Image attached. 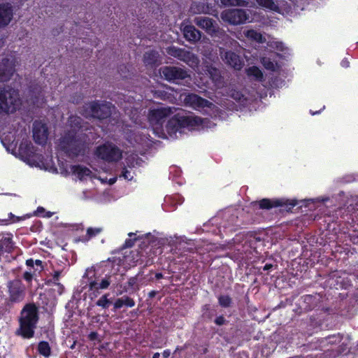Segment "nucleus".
Returning a JSON list of instances; mask_svg holds the SVG:
<instances>
[{
  "label": "nucleus",
  "instance_id": "bb28decb",
  "mask_svg": "<svg viewBox=\"0 0 358 358\" xmlns=\"http://www.w3.org/2000/svg\"><path fill=\"white\" fill-rule=\"evenodd\" d=\"M72 173L77 176L79 180H82L85 176H90L92 173L91 170L82 165H73L71 168Z\"/></svg>",
  "mask_w": 358,
  "mask_h": 358
},
{
  "label": "nucleus",
  "instance_id": "58836bf2",
  "mask_svg": "<svg viewBox=\"0 0 358 358\" xmlns=\"http://www.w3.org/2000/svg\"><path fill=\"white\" fill-rule=\"evenodd\" d=\"M108 295L107 294H104L96 302V305L98 306H101L103 308H108L110 303V301L108 300V299L107 298Z\"/></svg>",
  "mask_w": 358,
  "mask_h": 358
},
{
  "label": "nucleus",
  "instance_id": "1a4fd4ad",
  "mask_svg": "<svg viewBox=\"0 0 358 358\" xmlns=\"http://www.w3.org/2000/svg\"><path fill=\"white\" fill-rule=\"evenodd\" d=\"M159 73L162 78L169 82L174 83H178L180 80H183L190 77L187 71L174 66H165L161 67Z\"/></svg>",
  "mask_w": 358,
  "mask_h": 358
},
{
  "label": "nucleus",
  "instance_id": "72a5a7b5",
  "mask_svg": "<svg viewBox=\"0 0 358 358\" xmlns=\"http://www.w3.org/2000/svg\"><path fill=\"white\" fill-rule=\"evenodd\" d=\"M142 276L143 272L140 271L136 276L131 277L128 280L127 285L124 287L125 291H127L129 289H134L136 285L137 282H140L141 285H143L145 282L143 281Z\"/></svg>",
  "mask_w": 358,
  "mask_h": 358
},
{
  "label": "nucleus",
  "instance_id": "aec40b11",
  "mask_svg": "<svg viewBox=\"0 0 358 358\" xmlns=\"http://www.w3.org/2000/svg\"><path fill=\"white\" fill-rule=\"evenodd\" d=\"M166 52L169 55L187 63L191 61L194 57V54L191 52L173 45L168 47L166 48Z\"/></svg>",
  "mask_w": 358,
  "mask_h": 358
},
{
  "label": "nucleus",
  "instance_id": "4be33fe9",
  "mask_svg": "<svg viewBox=\"0 0 358 358\" xmlns=\"http://www.w3.org/2000/svg\"><path fill=\"white\" fill-rule=\"evenodd\" d=\"M183 36L186 41L194 44L201 38V33L194 26L186 24L182 28Z\"/></svg>",
  "mask_w": 358,
  "mask_h": 358
},
{
  "label": "nucleus",
  "instance_id": "4c0bfd02",
  "mask_svg": "<svg viewBox=\"0 0 358 358\" xmlns=\"http://www.w3.org/2000/svg\"><path fill=\"white\" fill-rule=\"evenodd\" d=\"M219 305L224 308H227L231 306L233 301L232 299L229 295H220L217 297Z\"/></svg>",
  "mask_w": 358,
  "mask_h": 358
},
{
  "label": "nucleus",
  "instance_id": "cd10ccee",
  "mask_svg": "<svg viewBox=\"0 0 358 358\" xmlns=\"http://www.w3.org/2000/svg\"><path fill=\"white\" fill-rule=\"evenodd\" d=\"M26 266L28 268V271L29 268H31L32 273L36 275L37 273H40L42 271H43V262L40 259L34 260L30 258L26 260Z\"/></svg>",
  "mask_w": 358,
  "mask_h": 358
},
{
  "label": "nucleus",
  "instance_id": "09e8293b",
  "mask_svg": "<svg viewBox=\"0 0 358 358\" xmlns=\"http://www.w3.org/2000/svg\"><path fill=\"white\" fill-rule=\"evenodd\" d=\"M214 322L217 326H222L226 324L228 322V321L225 319V317L223 315H220L215 319Z\"/></svg>",
  "mask_w": 358,
  "mask_h": 358
},
{
  "label": "nucleus",
  "instance_id": "603ef678",
  "mask_svg": "<svg viewBox=\"0 0 358 358\" xmlns=\"http://www.w3.org/2000/svg\"><path fill=\"white\" fill-rule=\"evenodd\" d=\"M97 336H98V334L95 331H92L89 336H88V338H90V340L91 341H94L97 338Z\"/></svg>",
  "mask_w": 358,
  "mask_h": 358
},
{
  "label": "nucleus",
  "instance_id": "ea45409f",
  "mask_svg": "<svg viewBox=\"0 0 358 358\" xmlns=\"http://www.w3.org/2000/svg\"><path fill=\"white\" fill-rule=\"evenodd\" d=\"M309 0H292V4L294 6V9L296 10L297 8L303 10L305 5L308 2Z\"/></svg>",
  "mask_w": 358,
  "mask_h": 358
},
{
  "label": "nucleus",
  "instance_id": "052dcab7",
  "mask_svg": "<svg viewBox=\"0 0 358 358\" xmlns=\"http://www.w3.org/2000/svg\"><path fill=\"white\" fill-rule=\"evenodd\" d=\"M4 315V308L0 306V320Z\"/></svg>",
  "mask_w": 358,
  "mask_h": 358
},
{
  "label": "nucleus",
  "instance_id": "9d476101",
  "mask_svg": "<svg viewBox=\"0 0 358 358\" xmlns=\"http://www.w3.org/2000/svg\"><path fill=\"white\" fill-rule=\"evenodd\" d=\"M176 111L174 107H158L150 108L148 111V119L152 125L162 126L166 117Z\"/></svg>",
  "mask_w": 358,
  "mask_h": 358
},
{
  "label": "nucleus",
  "instance_id": "774afa93",
  "mask_svg": "<svg viewBox=\"0 0 358 358\" xmlns=\"http://www.w3.org/2000/svg\"><path fill=\"white\" fill-rule=\"evenodd\" d=\"M167 90H174V89H173V87H169L167 88Z\"/></svg>",
  "mask_w": 358,
  "mask_h": 358
},
{
  "label": "nucleus",
  "instance_id": "6e6d98bb",
  "mask_svg": "<svg viewBox=\"0 0 358 358\" xmlns=\"http://www.w3.org/2000/svg\"><path fill=\"white\" fill-rule=\"evenodd\" d=\"M157 293H158V292H157V291L152 290V291H150V292L148 293V297H149L150 299H152V298H154V297L157 295Z\"/></svg>",
  "mask_w": 358,
  "mask_h": 358
},
{
  "label": "nucleus",
  "instance_id": "13d9d810",
  "mask_svg": "<svg viewBox=\"0 0 358 358\" xmlns=\"http://www.w3.org/2000/svg\"><path fill=\"white\" fill-rule=\"evenodd\" d=\"M171 355V352L169 350H165L162 352L163 358H168Z\"/></svg>",
  "mask_w": 358,
  "mask_h": 358
},
{
  "label": "nucleus",
  "instance_id": "3c124183",
  "mask_svg": "<svg viewBox=\"0 0 358 358\" xmlns=\"http://www.w3.org/2000/svg\"><path fill=\"white\" fill-rule=\"evenodd\" d=\"M273 267V265L272 264H266L263 267H259L258 269H259V272H261L262 269V271H266L270 270Z\"/></svg>",
  "mask_w": 358,
  "mask_h": 358
},
{
  "label": "nucleus",
  "instance_id": "338daca9",
  "mask_svg": "<svg viewBox=\"0 0 358 358\" xmlns=\"http://www.w3.org/2000/svg\"><path fill=\"white\" fill-rule=\"evenodd\" d=\"M310 113L314 115L315 114H318L319 112H317V111L316 112H313V111L310 110Z\"/></svg>",
  "mask_w": 358,
  "mask_h": 358
},
{
  "label": "nucleus",
  "instance_id": "4d7b16f0",
  "mask_svg": "<svg viewBox=\"0 0 358 358\" xmlns=\"http://www.w3.org/2000/svg\"><path fill=\"white\" fill-rule=\"evenodd\" d=\"M154 278L156 280H160L164 278V275L162 273H155Z\"/></svg>",
  "mask_w": 358,
  "mask_h": 358
},
{
  "label": "nucleus",
  "instance_id": "c9c22d12",
  "mask_svg": "<svg viewBox=\"0 0 358 358\" xmlns=\"http://www.w3.org/2000/svg\"><path fill=\"white\" fill-rule=\"evenodd\" d=\"M83 119L76 115H71L69 118V124L71 127L70 130L78 131L82 128Z\"/></svg>",
  "mask_w": 358,
  "mask_h": 358
},
{
  "label": "nucleus",
  "instance_id": "79ce46f5",
  "mask_svg": "<svg viewBox=\"0 0 358 358\" xmlns=\"http://www.w3.org/2000/svg\"><path fill=\"white\" fill-rule=\"evenodd\" d=\"M61 273H62L61 271H59V270L55 271L54 273H52V280L55 285H57L59 287V288L64 289V286L61 283L59 282Z\"/></svg>",
  "mask_w": 358,
  "mask_h": 358
},
{
  "label": "nucleus",
  "instance_id": "ddd939ff",
  "mask_svg": "<svg viewBox=\"0 0 358 358\" xmlns=\"http://www.w3.org/2000/svg\"><path fill=\"white\" fill-rule=\"evenodd\" d=\"M9 299L12 302L22 301L25 296V286L20 279H14L8 282Z\"/></svg>",
  "mask_w": 358,
  "mask_h": 358
},
{
  "label": "nucleus",
  "instance_id": "7ed1b4c3",
  "mask_svg": "<svg viewBox=\"0 0 358 358\" xmlns=\"http://www.w3.org/2000/svg\"><path fill=\"white\" fill-rule=\"evenodd\" d=\"M203 123V119L200 117L177 113L168 120L166 130L171 138H174L176 137L177 132L181 129L194 130L201 127Z\"/></svg>",
  "mask_w": 358,
  "mask_h": 358
},
{
  "label": "nucleus",
  "instance_id": "9b49d317",
  "mask_svg": "<svg viewBox=\"0 0 358 358\" xmlns=\"http://www.w3.org/2000/svg\"><path fill=\"white\" fill-rule=\"evenodd\" d=\"M15 59L13 56H6L0 59V83L8 81L15 72ZM0 90H6L0 86Z\"/></svg>",
  "mask_w": 358,
  "mask_h": 358
},
{
  "label": "nucleus",
  "instance_id": "393cba45",
  "mask_svg": "<svg viewBox=\"0 0 358 358\" xmlns=\"http://www.w3.org/2000/svg\"><path fill=\"white\" fill-rule=\"evenodd\" d=\"M102 231L101 228H92L89 227L87 229L86 234L83 236H80L78 237H75L73 239L74 243H87L92 238L96 236L98 234H99Z\"/></svg>",
  "mask_w": 358,
  "mask_h": 358
},
{
  "label": "nucleus",
  "instance_id": "473e14b6",
  "mask_svg": "<svg viewBox=\"0 0 358 358\" xmlns=\"http://www.w3.org/2000/svg\"><path fill=\"white\" fill-rule=\"evenodd\" d=\"M37 351L45 357H49L51 355V348L47 341H40L38 344Z\"/></svg>",
  "mask_w": 358,
  "mask_h": 358
},
{
  "label": "nucleus",
  "instance_id": "c03bdc74",
  "mask_svg": "<svg viewBox=\"0 0 358 358\" xmlns=\"http://www.w3.org/2000/svg\"><path fill=\"white\" fill-rule=\"evenodd\" d=\"M122 299L124 306H126L129 308L134 307L135 306V301L132 298L127 296H124L122 297Z\"/></svg>",
  "mask_w": 358,
  "mask_h": 358
},
{
  "label": "nucleus",
  "instance_id": "0e129e2a",
  "mask_svg": "<svg viewBox=\"0 0 358 358\" xmlns=\"http://www.w3.org/2000/svg\"><path fill=\"white\" fill-rule=\"evenodd\" d=\"M115 181H116V178H110V184H113Z\"/></svg>",
  "mask_w": 358,
  "mask_h": 358
},
{
  "label": "nucleus",
  "instance_id": "f704fd0d",
  "mask_svg": "<svg viewBox=\"0 0 358 358\" xmlns=\"http://www.w3.org/2000/svg\"><path fill=\"white\" fill-rule=\"evenodd\" d=\"M245 36L254 41L263 43L266 41L265 38L262 34L254 29L248 30L245 33Z\"/></svg>",
  "mask_w": 358,
  "mask_h": 358
},
{
  "label": "nucleus",
  "instance_id": "37998d69",
  "mask_svg": "<svg viewBox=\"0 0 358 358\" xmlns=\"http://www.w3.org/2000/svg\"><path fill=\"white\" fill-rule=\"evenodd\" d=\"M202 311L203 312V317L208 320H211L213 317V313L210 312V306L209 304H206L202 307Z\"/></svg>",
  "mask_w": 358,
  "mask_h": 358
},
{
  "label": "nucleus",
  "instance_id": "5fc2aeb1",
  "mask_svg": "<svg viewBox=\"0 0 358 358\" xmlns=\"http://www.w3.org/2000/svg\"><path fill=\"white\" fill-rule=\"evenodd\" d=\"M45 212V209L41 207V206H39L37 208V210L36 211V215H41L42 213H44Z\"/></svg>",
  "mask_w": 358,
  "mask_h": 358
},
{
  "label": "nucleus",
  "instance_id": "e2e57ef3",
  "mask_svg": "<svg viewBox=\"0 0 358 358\" xmlns=\"http://www.w3.org/2000/svg\"><path fill=\"white\" fill-rule=\"evenodd\" d=\"M160 357V354L159 352H155L153 355H152V358H159Z\"/></svg>",
  "mask_w": 358,
  "mask_h": 358
},
{
  "label": "nucleus",
  "instance_id": "a878e982",
  "mask_svg": "<svg viewBox=\"0 0 358 358\" xmlns=\"http://www.w3.org/2000/svg\"><path fill=\"white\" fill-rule=\"evenodd\" d=\"M19 153L24 159H29L34 155V146L31 142L22 141L19 146Z\"/></svg>",
  "mask_w": 358,
  "mask_h": 358
},
{
  "label": "nucleus",
  "instance_id": "5701e85b",
  "mask_svg": "<svg viewBox=\"0 0 358 358\" xmlns=\"http://www.w3.org/2000/svg\"><path fill=\"white\" fill-rule=\"evenodd\" d=\"M13 16V10L9 3H0V28L8 25Z\"/></svg>",
  "mask_w": 358,
  "mask_h": 358
},
{
  "label": "nucleus",
  "instance_id": "c756f323",
  "mask_svg": "<svg viewBox=\"0 0 358 358\" xmlns=\"http://www.w3.org/2000/svg\"><path fill=\"white\" fill-rule=\"evenodd\" d=\"M246 73L248 77L252 78L257 81H262L264 79L262 71L256 66L248 67L246 69Z\"/></svg>",
  "mask_w": 358,
  "mask_h": 358
},
{
  "label": "nucleus",
  "instance_id": "f3484780",
  "mask_svg": "<svg viewBox=\"0 0 358 358\" xmlns=\"http://www.w3.org/2000/svg\"><path fill=\"white\" fill-rule=\"evenodd\" d=\"M48 137V129L45 124L35 122L33 128V138L36 143L45 145Z\"/></svg>",
  "mask_w": 358,
  "mask_h": 358
},
{
  "label": "nucleus",
  "instance_id": "412c9836",
  "mask_svg": "<svg viewBox=\"0 0 358 358\" xmlns=\"http://www.w3.org/2000/svg\"><path fill=\"white\" fill-rule=\"evenodd\" d=\"M143 63L146 67L155 69L162 64L159 52L156 50H150L143 55Z\"/></svg>",
  "mask_w": 358,
  "mask_h": 358
},
{
  "label": "nucleus",
  "instance_id": "a211bd4d",
  "mask_svg": "<svg viewBox=\"0 0 358 358\" xmlns=\"http://www.w3.org/2000/svg\"><path fill=\"white\" fill-rule=\"evenodd\" d=\"M280 55L276 52L271 51L260 58V62L265 69L270 71H276L279 68L278 59Z\"/></svg>",
  "mask_w": 358,
  "mask_h": 358
},
{
  "label": "nucleus",
  "instance_id": "8fccbe9b",
  "mask_svg": "<svg viewBox=\"0 0 358 358\" xmlns=\"http://www.w3.org/2000/svg\"><path fill=\"white\" fill-rule=\"evenodd\" d=\"M123 301L122 298H119L115 300L114 303V308L115 309H120L123 306Z\"/></svg>",
  "mask_w": 358,
  "mask_h": 358
},
{
  "label": "nucleus",
  "instance_id": "20e7f679",
  "mask_svg": "<svg viewBox=\"0 0 358 358\" xmlns=\"http://www.w3.org/2000/svg\"><path fill=\"white\" fill-rule=\"evenodd\" d=\"M226 95L231 98L239 106L248 108L250 110L255 109L262 101L263 94L259 91H224ZM222 95H225L221 93Z\"/></svg>",
  "mask_w": 358,
  "mask_h": 358
},
{
  "label": "nucleus",
  "instance_id": "a18cd8bd",
  "mask_svg": "<svg viewBox=\"0 0 358 358\" xmlns=\"http://www.w3.org/2000/svg\"><path fill=\"white\" fill-rule=\"evenodd\" d=\"M153 274H154V271L152 270H150L149 271V273L147 274V275H143V274L142 278H143V281L145 282L144 284H148L149 282H151L154 281L155 278L153 276Z\"/></svg>",
  "mask_w": 358,
  "mask_h": 358
},
{
  "label": "nucleus",
  "instance_id": "0eeeda50",
  "mask_svg": "<svg viewBox=\"0 0 358 358\" xmlns=\"http://www.w3.org/2000/svg\"><path fill=\"white\" fill-rule=\"evenodd\" d=\"M19 91H0V113H13L16 111L20 99L13 97Z\"/></svg>",
  "mask_w": 358,
  "mask_h": 358
},
{
  "label": "nucleus",
  "instance_id": "2f4dec72",
  "mask_svg": "<svg viewBox=\"0 0 358 358\" xmlns=\"http://www.w3.org/2000/svg\"><path fill=\"white\" fill-rule=\"evenodd\" d=\"M259 6L271 11H278L279 10L278 6L274 2L273 0H256Z\"/></svg>",
  "mask_w": 358,
  "mask_h": 358
},
{
  "label": "nucleus",
  "instance_id": "864d4df0",
  "mask_svg": "<svg viewBox=\"0 0 358 358\" xmlns=\"http://www.w3.org/2000/svg\"><path fill=\"white\" fill-rule=\"evenodd\" d=\"M341 64L343 67L347 68L349 66L350 63L346 59H344L341 61Z\"/></svg>",
  "mask_w": 358,
  "mask_h": 358
},
{
  "label": "nucleus",
  "instance_id": "a19ab883",
  "mask_svg": "<svg viewBox=\"0 0 358 358\" xmlns=\"http://www.w3.org/2000/svg\"><path fill=\"white\" fill-rule=\"evenodd\" d=\"M118 72L120 76L123 78H127L130 76L129 71L128 70L127 67L124 64L120 65L118 67Z\"/></svg>",
  "mask_w": 358,
  "mask_h": 358
},
{
  "label": "nucleus",
  "instance_id": "bf43d9fd",
  "mask_svg": "<svg viewBox=\"0 0 358 358\" xmlns=\"http://www.w3.org/2000/svg\"><path fill=\"white\" fill-rule=\"evenodd\" d=\"M169 280L171 281H173V280L179 281V280H180V275H176V276L172 275V276L169 277Z\"/></svg>",
  "mask_w": 358,
  "mask_h": 358
},
{
  "label": "nucleus",
  "instance_id": "b1692460",
  "mask_svg": "<svg viewBox=\"0 0 358 358\" xmlns=\"http://www.w3.org/2000/svg\"><path fill=\"white\" fill-rule=\"evenodd\" d=\"M110 284V277H106L100 282H97L95 280L91 281L89 284V290L92 292L90 294H92L94 297L97 296L99 294V290L107 289Z\"/></svg>",
  "mask_w": 358,
  "mask_h": 358
},
{
  "label": "nucleus",
  "instance_id": "423d86ee",
  "mask_svg": "<svg viewBox=\"0 0 358 358\" xmlns=\"http://www.w3.org/2000/svg\"><path fill=\"white\" fill-rule=\"evenodd\" d=\"M129 238L125 240L124 243L123 245L124 248H130L134 245V243L137 241H141L140 244L141 256L143 255V252H145L146 254H150L152 251V248L154 245H156L155 243L157 241V238L151 234V233H148L142 236L136 237V234L129 233Z\"/></svg>",
  "mask_w": 358,
  "mask_h": 358
},
{
  "label": "nucleus",
  "instance_id": "f03ea898",
  "mask_svg": "<svg viewBox=\"0 0 358 358\" xmlns=\"http://www.w3.org/2000/svg\"><path fill=\"white\" fill-rule=\"evenodd\" d=\"M87 134L74 130L67 131L60 140L62 150L70 157L84 156L87 149Z\"/></svg>",
  "mask_w": 358,
  "mask_h": 358
},
{
  "label": "nucleus",
  "instance_id": "f257e3e1",
  "mask_svg": "<svg viewBox=\"0 0 358 358\" xmlns=\"http://www.w3.org/2000/svg\"><path fill=\"white\" fill-rule=\"evenodd\" d=\"M38 320L39 313L37 306L34 303H26L20 313L19 327L16 330V334L25 339L33 338Z\"/></svg>",
  "mask_w": 358,
  "mask_h": 358
},
{
  "label": "nucleus",
  "instance_id": "7c9ffc66",
  "mask_svg": "<svg viewBox=\"0 0 358 358\" xmlns=\"http://www.w3.org/2000/svg\"><path fill=\"white\" fill-rule=\"evenodd\" d=\"M207 71L210 78L215 85L220 84L222 82V77L219 69L210 66L208 68Z\"/></svg>",
  "mask_w": 358,
  "mask_h": 358
},
{
  "label": "nucleus",
  "instance_id": "680f3d73",
  "mask_svg": "<svg viewBox=\"0 0 358 358\" xmlns=\"http://www.w3.org/2000/svg\"><path fill=\"white\" fill-rule=\"evenodd\" d=\"M153 261L150 259V258L146 261L145 266H149L152 264Z\"/></svg>",
  "mask_w": 358,
  "mask_h": 358
},
{
  "label": "nucleus",
  "instance_id": "49530a36",
  "mask_svg": "<svg viewBox=\"0 0 358 358\" xmlns=\"http://www.w3.org/2000/svg\"><path fill=\"white\" fill-rule=\"evenodd\" d=\"M36 275L34 273H32V270L31 268H29V271H26L24 273H23V278L24 280L27 282H31L34 278V276H35Z\"/></svg>",
  "mask_w": 358,
  "mask_h": 358
},
{
  "label": "nucleus",
  "instance_id": "c85d7f7f",
  "mask_svg": "<svg viewBox=\"0 0 358 358\" xmlns=\"http://www.w3.org/2000/svg\"><path fill=\"white\" fill-rule=\"evenodd\" d=\"M13 248L12 238L10 237L0 236V252H10Z\"/></svg>",
  "mask_w": 358,
  "mask_h": 358
},
{
  "label": "nucleus",
  "instance_id": "39448f33",
  "mask_svg": "<svg viewBox=\"0 0 358 358\" xmlns=\"http://www.w3.org/2000/svg\"><path fill=\"white\" fill-rule=\"evenodd\" d=\"M112 106L110 102L101 103L99 101L90 102L85 106V115L100 120L107 119L111 115Z\"/></svg>",
  "mask_w": 358,
  "mask_h": 358
},
{
  "label": "nucleus",
  "instance_id": "f8f14e48",
  "mask_svg": "<svg viewBox=\"0 0 358 358\" xmlns=\"http://www.w3.org/2000/svg\"><path fill=\"white\" fill-rule=\"evenodd\" d=\"M224 22L232 25L243 24L248 19L246 10L241 8H234L224 10L221 14Z\"/></svg>",
  "mask_w": 358,
  "mask_h": 358
},
{
  "label": "nucleus",
  "instance_id": "4468645a",
  "mask_svg": "<svg viewBox=\"0 0 358 358\" xmlns=\"http://www.w3.org/2000/svg\"><path fill=\"white\" fill-rule=\"evenodd\" d=\"M254 207L258 206L259 209L263 210H270L273 208L282 207L285 206L287 208V210L289 211L291 208L289 207V205H291V202L289 199H262L259 201H255L252 203Z\"/></svg>",
  "mask_w": 358,
  "mask_h": 358
},
{
  "label": "nucleus",
  "instance_id": "dca6fc26",
  "mask_svg": "<svg viewBox=\"0 0 358 358\" xmlns=\"http://www.w3.org/2000/svg\"><path fill=\"white\" fill-rule=\"evenodd\" d=\"M195 24L200 28L204 29L206 32L211 36L215 35L219 30V27L216 22L208 17H196L194 19Z\"/></svg>",
  "mask_w": 358,
  "mask_h": 358
},
{
  "label": "nucleus",
  "instance_id": "de8ad7c7",
  "mask_svg": "<svg viewBox=\"0 0 358 358\" xmlns=\"http://www.w3.org/2000/svg\"><path fill=\"white\" fill-rule=\"evenodd\" d=\"M120 177H123L124 179L128 180H131L133 178V176L131 173V171H129L126 167H124Z\"/></svg>",
  "mask_w": 358,
  "mask_h": 358
},
{
  "label": "nucleus",
  "instance_id": "6ab92c4d",
  "mask_svg": "<svg viewBox=\"0 0 358 358\" xmlns=\"http://www.w3.org/2000/svg\"><path fill=\"white\" fill-rule=\"evenodd\" d=\"M220 54L222 59L227 64L236 70H241L242 69L243 62L239 55L231 50L225 51L224 54L221 51Z\"/></svg>",
  "mask_w": 358,
  "mask_h": 358
},
{
  "label": "nucleus",
  "instance_id": "2eb2a0df",
  "mask_svg": "<svg viewBox=\"0 0 358 358\" xmlns=\"http://www.w3.org/2000/svg\"><path fill=\"white\" fill-rule=\"evenodd\" d=\"M184 103L194 110H200L204 108H210L213 104L206 99H203L195 94H189L184 98Z\"/></svg>",
  "mask_w": 358,
  "mask_h": 358
},
{
  "label": "nucleus",
  "instance_id": "6e6552de",
  "mask_svg": "<svg viewBox=\"0 0 358 358\" xmlns=\"http://www.w3.org/2000/svg\"><path fill=\"white\" fill-rule=\"evenodd\" d=\"M95 153L99 158L108 162H117L122 157L121 150L109 143L98 146Z\"/></svg>",
  "mask_w": 358,
  "mask_h": 358
},
{
  "label": "nucleus",
  "instance_id": "69168bd1",
  "mask_svg": "<svg viewBox=\"0 0 358 358\" xmlns=\"http://www.w3.org/2000/svg\"><path fill=\"white\" fill-rule=\"evenodd\" d=\"M296 204H297L296 201L295 200L292 199V207L295 206Z\"/></svg>",
  "mask_w": 358,
  "mask_h": 358
},
{
  "label": "nucleus",
  "instance_id": "e433bc0d",
  "mask_svg": "<svg viewBox=\"0 0 358 358\" xmlns=\"http://www.w3.org/2000/svg\"><path fill=\"white\" fill-rule=\"evenodd\" d=\"M224 6H241L247 7L249 4L248 0H220Z\"/></svg>",
  "mask_w": 358,
  "mask_h": 358
}]
</instances>
